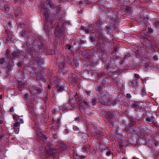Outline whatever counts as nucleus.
Returning <instances> with one entry per match:
<instances>
[{
    "instance_id": "58836bf2",
    "label": "nucleus",
    "mask_w": 159,
    "mask_h": 159,
    "mask_svg": "<svg viewBox=\"0 0 159 159\" xmlns=\"http://www.w3.org/2000/svg\"><path fill=\"white\" fill-rule=\"evenodd\" d=\"M65 48L66 49H68L70 51H72L74 50L73 49V47H71L70 45H67Z\"/></svg>"
},
{
    "instance_id": "8fccbe9b",
    "label": "nucleus",
    "mask_w": 159,
    "mask_h": 159,
    "mask_svg": "<svg viewBox=\"0 0 159 159\" xmlns=\"http://www.w3.org/2000/svg\"><path fill=\"white\" fill-rule=\"evenodd\" d=\"M19 125H20L19 123L18 122H16L13 125V128H16L17 127H19Z\"/></svg>"
},
{
    "instance_id": "c756f323",
    "label": "nucleus",
    "mask_w": 159,
    "mask_h": 159,
    "mask_svg": "<svg viewBox=\"0 0 159 159\" xmlns=\"http://www.w3.org/2000/svg\"><path fill=\"white\" fill-rule=\"evenodd\" d=\"M31 89H32V90H33V89H34L35 90L37 91V93L38 94H39V93H40L41 92L42 90H41V89L39 88L38 87H31Z\"/></svg>"
},
{
    "instance_id": "5701e85b",
    "label": "nucleus",
    "mask_w": 159,
    "mask_h": 159,
    "mask_svg": "<svg viewBox=\"0 0 159 159\" xmlns=\"http://www.w3.org/2000/svg\"><path fill=\"white\" fill-rule=\"evenodd\" d=\"M131 106L134 110H137V109H140V106L139 105V103L138 102H136L134 103Z\"/></svg>"
},
{
    "instance_id": "bb28decb",
    "label": "nucleus",
    "mask_w": 159,
    "mask_h": 159,
    "mask_svg": "<svg viewBox=\"0 0 159 159\" xmlns=\"http://www.w3.org/2000/svg\"><path fill=\"white\" fill-rule=\"evenodd\" d=\"M94 50L95 51L98 52H101L102 51V47L101 46H97L94 48Z\"/></svg>"
},
{
    "instance_id": "72a5a7b5",
    "label": "nucleus",
    "mask_w": 159,
    "mask_h": 159,
    "mask_svg": "<svg viewBox=\"0 0 159 159\" xmlns=\"http://www.w3.org/2000/svg\"><path fill=\"white\" fill-rule=\"evenodd\" d=\"M145 120L149 124H152L153 122V120L152 118L146 117L145 119Z\"/></svg>"
},
{
    "instance_id": "7c9ffc66",
    "label": "nucleus",
    "mask_w": 159,
    "mask_h": 159,
    "mask_svg": "<svg viewBox=\"0 0 159 159\" xmlns=\"http://www.w3.org/2000/svg\"><path fill=\"white\" fill-rule=\"evenodd\" d=\"M6 63V59L4 57L0 59V64L1 65H5Z\"/></svg>"
},
{
    "instance_id": "2f4dec72",
    "label": "nucleus",
    "mask_w": 159,
    "mask_h": 159,
    "mask_svg": "<svg viewBox=\"0 0 159 159\" xmlns=\"http://www.w3.org/2000/svg\"><path fill=\"white\" fill-rule=\"evenodd\" d=\"M42 139V140H43V141L46 143H48L49 142H48L47 140V137L45 136V135H44L41 138Z\"/></svg>"
},
{
    "instance_id": "6e6552de",
    "label": "nucleus",
    "mask_w": 159,
    "mask_h": 159,
    "mask_svg": "<svg viewBox=\"0 0 159 159\" xmlns=\"http://www.w3.org/2000/svg\"><path fill=\"white\" fill-rule=\"evenodd\" d=\"M55 34L56 36L58 37H61L64 35V30L60 28L58 24L57 25L56 28Z\"/></svg>"
},
{
    "instance_id": "f3484780",
    "label": "nucleus",
    "mask_w": 159,
    "mask_h": 159,
    "mask_svg": "<svg viewBox=\"0 0 159 159\" xmlns=\"http://www.w3.org/2000/svg\"><path fill=\"white\" fill-rule=\"evenodd\" d=\"M49 20H47V21H49L50 23L52 24H53L55 20H56V16L54 14H52L49 15Z\"/></svg>"
},
{
    "instance_id": "69168bd1",
    "label": "nucleus",
    "mask_w": 159,
    "mask_h": 159,
    "mask_svg": "<svg viewBox=\"0 0 159 159\" xmlns=\"http://www.w3.org/2000/svg\"><path fill=\"white\" fill-rule=\"evenodd\" d=\"M87 148L86 146H84L83 147L82 150L84 152H87Z\"/></svg>"
},
{
    "instance_id": "774afa93",
    "label": "nucleus",
    "mask_w": 159,
    "mask_h": 159,
    "mask_svg": "<svg viewBox=\"0 0 159 159\" xmlns=\"http://www.w3.org/2000/svg\"><path fill=\"white\" fill-rule=\"evenodd\" d=\"M56 124H57V126H59V124L60 123V120H59V119L58 118H57V120H56Z\"/></svg>"
},
{
    "instance_id": "dca6fc26",
    "label": "nucleus",
    "mask_w": 159,
    "mask_h": 159,
    "mask_svg": "<svg viewBox=\"0 0 159 159\" xmlns=\"http://www.w3.org/2000/svg\"><path fill=\"white\" fill-rule=\"evenodd\" d=\"M46 2L47 6L54 9L56 7L54 3L52 2V0H46Z\"/></svg>"
},
{
    "instance_id": "338daca9",
    "label": "nucleus",
    "mask_w": 159,
    "mask_h": 159,
    "mask_svg": "<svg viewBox=\"0 0 159 159\" xmlns=\"http://www.w3.org/2000/svg\"><path fill=\"white\" fill-rule=\"evenodd\" d=\"M15 129H14V132H15V133L16 134H17L19 132V129L18 128H14Z\"/></svg>"
},
{
    "instance_id": "aec40b11",
    "label": "nucleus",
    "mask_w": 159,
    "mask_h": 159,
    "mask_svg": "<svg viewBox=\"0 0 159 159\" xmlns=\"http://www.w3.org/2000/svg\"><path fill=\"white\" fill-rule=\"evenodd\" d=\"M43 14L45 15V16L46 19V20H49V15L48 14H49V11L48 9L47 8H45V9H43Z\"/></svg>"
},
{
    "instance_id": "864d4df0",
    "label": "nucleus",
    "mask_w": 159,
    "mask_h": 159,
    "mask_svg": "<svg viewBox=\"0 0 159 159\" xmlns=\"http://www.w3.org/2000/svg\"><path fill=\"white\" fill-rule=\"evenodd\" d=\"M154 24L156 27L157 28H159V21L156 20L155 21Z\"/></svg>"
},
{
    "instance_id": "37998d69",
    "label": "nucleus",
    "mask_w": 159,
    "mask_h": 159,
    "mask_svg": "<svg viewBox=\"0 0 159 159\" xmlns=\"http://www.w3.org/2000/svg\"><path fill=\"white\" fill-rule=\"evenodd\" d=\"M102 131H99L96 133V136L97 137H100L102 135Z\"/></svg>"
},
{
    "instance_id": "7ed1b4c3",
    "label": "nucleus",
    "mask_w": 159,
    "mask_h": 159,
    "mask_svg": "<svg viewBox=\"0 0 159 159\" xmlns=\"http://www.w3.org/2000/svg\"><path fill=\"white\" fill-rule=\"evenodd\" d=\"M31 60L33 63L31 64L30 67H32V72L31 73L32 74L30 73V76L33 77L36 74L37 72L36 71L38 67L37 64L38 63H41L42 60L41 58L39 57L37 54L35 53L33 56L32 57Z\"/></svg>"
},
{
    "instance_id": "a211bd4d",
    "label": "nucleus",
    "mask_w": 159,
    "mask_h": 159,
    "mask_svg": "<svg viewBox=\"0 0 159 159\" xmlns=\"http://www.w3.org/2000/svg\"><path fill=\"white\" fill-rule=\"evenodd\" d=\"M66 106L67 110H73L74 109L75 104L73 103H71L70 102H69L68 103L66 104Z\"/></svg>"
},
{
    "instance_id": "f257e3e1",
    "label": "nucleus",
    "mask_w": 159,
    "mask_h": 159,
    "mask_svg": "<svg viewBox=\"0 0 159 159\" xmlns=\"http://www.w3.org/2000/svg\"><path fill=\"white\" fill-rule=\"evenodd\" d=\"M137 36L145 40V45L148 50L153 52L155 48H157V44L152 38L146 33L141 32L138 34Z\"/></svg>"
},
{
    "instance_id": "f03ea898",
    "label": "nucleus",
    "mask_w": 159,
    "mask_h": 159,
    "mask_svg": "<svg viewBox=\"0 0 159 159\" xmlns=\"http://www.w3.org/2000/svg\"><path fill=\"white\" fill-rule=\"evenodd\" d=\"M45 49V47L41 39L36 38L32 40L30 50L35 52H44Z\"/></svg>"
},
{
    "instance_id": "f8f14e48",
    "label": "nucleus",
    "mask_w": 159,
    "mask_h": 159,
    "mask_svg": "<svg viewBox=\"0 0 159 159\" xmlns=\"http://www.w3.org/2000/svg\"><path fill=\"white\" fill-rule=\"evenodd\" d=\"M47 153L48 155L53 157H55L57 154L56 150L51 148H48L47 149Z\"/></svg>"
},
{
    "instance_id": "cd10ccee",
    "label": "nucleus",
    "mask_w": 159,
    "mask_h": 159,
    "mask_svg": "<svg viewBox=\"0 0 159 159\" xmlns=\"http://www.w3.org/2000/svg\"><path fill=\"white\" fill-rule=\"evenodd\" d=\"M99 57L102 61H105L106 60V56L103 53H101L100 55H99Z\"/></svg>"
},
{
    "instance_id": "4468645a",
    "label": "nucleus",
    "mask_w": 159,
    "mask_h": 159,
    "mask_svg": "<svg viewBox=\"0 0 159 159\" xmlns=\"http://www.w3.org/2000/svg\"><path fill=\"white\" fill-rule=\"evenodd\" d=\"M136 79V78L134 79L132 81L129 82V85L135 88H136L139 85V80H137Z\"/></svg>"
},
{
    "instance_id": "6e6d98bb",
    "label": "nucleus",
    "mask_w": 159,
    "mask_h": 159,
    "mask_svg": "<svg viewBox=\"0 0 159 159\" xmlns=\"http://www.w3.org/2000/svg\"><path fill=\"white\" fill-rule=\"evenodd\" d=\"M130 127L129 126V125H128V126H125V128L124 129V131H126V132H127L128 131H129V130L130 128Z\"/></svg>"
},
{
    "instance_id": "4c0bfd02",
    "label": "nucleus",
    "mask_w": 159,
    "mask_h": 159,
    "mask_svg": "<svg viewBox=\"0 0 159 159\" xmlns=\"http://www.w3.org/2000/svg\"><path fill=\"white\" fill-rule=\"evenodd\" d=\"M81 29L84 30L87 34H88L89 33V31L87 29H86V27L83 26H81Z\"/></svg>"
},
{
    "instance_id": "9b49d317",
    "label": "nucleus",
    "mask_w": 159,
    "mask_h": 159,
    "mask_svg": "<svg viewBox=\"0 0 159 159\" xmlns=\"http://www.w3.org/2000/svg\"><path fill=\"white\" fill-rule=\"evenodd\" d=\"M12 57L15 58H18L20 56H22L23 53L21 50L18 49L14 51L11 52Z\"/></svg>"
},
{
    "instance_id": "6ab92c4d",
    "label": "nucleus",
    "mask_w": 159,
    "mask_h": 159,
    "mask_svg": "<svg viewBox=\"0 0 159 159\" xmlns=\"http://www.w3.org/2000/svg\"><path fill=\"white\" fill-rule=\"evenodd\" d=\"M59 147L58 149L61 151L63 150L66 148V145L65 143H59L58 144Z\"/></svg>"
},
{
    "instance_id": "0eeeda50",
    "label": "nucleus",
    "mask_w": 159,
    "mask_h": 159,
    "mask_svg": "<svg viewBox=\"0 0 159 159\" xmlns=\"http://www.w3.org/2000/svg\"><path fill=\"white\" fill-rule=\"evenodd\" d=\"M80 112L82 113L85 112L89 115L92 116L94 114V112L91 110L90 108L89 107H80L79 109Z\"/></svg>"
},
{
    "instance_id": "a19ab883",
    "label": "nucleus",
    "mask_w": 159,
    "mask_h": 159,
    "mask_svg": "<svg viewBox=\"0 0 159 159\" xmlns=\"http://www.w3.org/2000/svg\"><path fill=\"white\" fill-rule=\"evenodd\" d=\"M56 11L57 13H59L60 11L61 10V7L60 5H57V7Z\"/></svg>"
},
{
    "instance_id": "ddd939ff",
    "label": "nucleus",
    "mask_w": 159,
    "mask_h": 159,
    "mask_svg": "<svg viewBox=\"0 0 159 159\" xmlns=\"http://www.w3.org/2000/svg\"><path fill=\"white\" fill-rule=\"evenodd\" d=\"M109 99L106 95L102 96L99 102L104 105H107L109 104Z\"/></svg>"
},
{
    "instance_id": "473e14b6",
    "label": "nucleus",
    "mask_w": 159,
    "mask_h": 159,
    "mask_svg": "<svg viewBox=\"0 0 159 159\" xmlns=\"http://www.w3.org/2000/svg\"><path fill=\"white\" fill-rule=\"evenodd\" d=\"M39 153H43L45 151V148L44 147L42 146H40L39 147Z\"/></svg>"
},
{
    "instance_id": "bf43d9fd",
    "label": "nucleus",
    "mask_w": 159,
    "mask_h": 159,
    "mask_svg": "<svg viewBox=\"0 0 159 159\" xmlns=\"http://www.w3.org/2000/svg\"><path fill=\"white\" fill-rule=\"evenodd\" d=\"M95 38L93 37L90 36V39L92 42H94L95 41Z\"/></svg>"
},
{
    "instance_id": "412c9836",
    "label": "nucleus",
    "mask_w": 159,
    "mask_h": 159,
    "mask_svg": "<svg viewBox=\"0 0 159 159\" xmlns=\"http://www.w3.org/2000/svg\"><path fill=\"white\" fill-rule=\"evenodd\" d=\"M37 79L39 80H41L43 81H45L44 77L40 72H39L37 74Z\"/></svg>"
},
{
    "instance_id": "1a4fd4ad",
    "label": "nucleus",
    "mask_w": 159,
    "mask_h": 159,
    "mask_svg": "<svg viewBox=\"0 0 159 159\" xmlns=\"http://www.w3.org/2000/svg\"><path fill=\"white\" fill-rule=\"evenodd\" d=\"M92 2L90 0H81L78 2L77 5H79L81 8L85 7L87 5H89Z\"/></svg>"
},
{
    "instance_id": "a18cd8bd",
    "label": "nucleus",
    "mask_w": 159,
    "mask_h": 159,
    "mask_svg": "<svg viewBox=\"0 0 159 159\" xmlns=\"http://www.w3.org/2000/svg\"><path fill=\"white\" fill-rule=\"evenodd\" d=\"M59 66L62 69V70L63 69H64V67L65 66V64L64 62H61L59 65Z\"/></svg>"
},
{
    "instance_id": "680f3d73",
    "label": "nucleus",
    "mask_w": 159,
    "mask_h": 159,
    "mask_svg": "<svg viewBox=\"0 0 159 159\" xmlns=\"http://www.w3.org/2000/svg\"><path fill=\"white\" fill-rule=\"evenodd\" d=\"M119 58V57L118 56L116 55H114L113 57V59H114V61H115V60L117 61L118 60Z\"/></svg>"
},
{
    "instance_id": "052dcab7",
    "label": "nucleus",
    "mask_w": 159,
    "mask_h": 159,
    "mask_svg": "<svg viewBox=\"0 0 159 159\" xmlns=\"http://www.w3.org/2000/svg\"><path fill=\"white\" fill-rule=\"evenodd\" d=\"M134 77H135V78L134 79L136 78V79L137 80H139V78L140 77L138 74H135Z\"/></svg>"
},
{
    "instance_id": "e433bc0d",
    "label": "nucleus",
    "mask_w": 159,
    "mask_h": 159,
    "mask_svg": "<svg viewBox=\"0 0 159 159\" xmlns=\"http://www.w3.org/2000/svg\"><path fill=\"white\" fill-rule=\"evenodd\" d=\"M126 11L128 14H131L132 13V11L131 10L130 7H128L126 8Z\"/></svg>"
},
{
    "instance_id": "3c124183",
    "label": "nucleus",
    "mask_w": 159,
    "mask_h": 159,
    "mask_svg": "<svg viewBox=\"0 0 159 159\" xmlns=\"http://www.w3.org/2000/svg\"><path fill=\"white\" fill-rule=\"evenodd\" d=\"M34 129L36 131H38L40 130L39 127L36 124H35L34 125Z\"/></svg>"
},
{
    "instance_id": "393cba45",
    "label": "nucleus",
    "mask_w": 159,
    "mask_h": 159,
    "mask_svg": "<svg viewBox=\"0 0 159 159\" xmlns=\"http://www.w3.org/2000/svg\"><path fill=\"white\" fill-rule=\"evenodd\" d=\"M21 12V8L20 7H17L15 10V15L16 17L18 16Z\"/></svg>"
},
{
    "instance_id": "c85d7f7f",
    "label": "nucleus",
    "mask_w": 159,
    "mask_h": 159,
    "mask_svg": "<svg viewBox=\"0 0 159 159\" xmlns=\"http://www.w3.org/2000/svg\"><path fill=\"white\" fill-rule=\"evenodd\" d=\"M24 99L25 100L26 102L29 104L30 96L28 93H26L24 96Z\"/></svg>"
},
{
    "instance_id": "2eb2a0df",
    "label": "nucleus",
    "mask_w": 159,
    "mask_h": 159,
    "mask_svg": "<svg viewBox=\"0 0 159 159\" xmlns=\"http://www.w3.org/2000/svg\"><path fill=\"white\" fill-rule=\"evenodd\" d=\"M92 51L89 50L84 52L82 53L84 57L86 58H89L92 57Z\"/></svg>"
},
{
    "instance_id": "f704fd0d",
    "label": "nucleus",
    "mask_w": 159,
    "mask_h": 159,
    "mask_svg": "<svg viewBox=\"0 0 159 159\" xmlns=\"http://www.w3.org/2000/svg\"><path fill=\"white\" fill-rule=\"evenodd\" d=\"M44 30L46 34H48L49 32L48 26L45 25L44 26Z\"/></svg>"
},
{
    "instance_id": "603ef678",
    "label": "nucleus",
    "mask_w": 159,
    "mask_h": 159,
    "mask_svg": "<svg viewBox=\"0 0 159 159\" xmlns=\"http://www.w3.org/2000/svg\"><path fill=\"white\" fill-rule=\"evenodd\" d=\"M69 61L72 65L74 64V59L72 58L69 59Z\"/></svg>"
},
{
    "instance_id": "c9c22d12",
    "label": "nucleus",
    "mask_w": 159,
    "mask_h": 159,
    "mask_svg": "<svg viewBox=\"0 0 159 159\" xmlns=\"http://www.w3.org/2000/svg\"><path fill=\"white\" fill-rule=\"evenodd\" d=\"M88 28L89 29V31H92L93 30L94 27L92 25H88Z\"/></svg>"
},
{
    "instance_id": "e2e57ef3",
    "label": "nucleus",
    "mask_w": 159,
    "mask_h": 159,
    "mask_svg": "<svg viewBox=\"0 0 159 159\" xmlns=\"http://www.w3.org/2000/svg\"><path fill=\"white\" fill-rule=\"evenodd\" d=\"M17 24L18 27V28H19L22 27V25L21 22H18L17 23Z\"/></svg>"
},
{
    "instance_id": "b1692460",
    "label": "nucleus",
    "mask_w": 159,
    "mask_h": 159,
    "mask_svg": "<svg viewBox=\"0 0 159 159\" xmlns=\"http://www.w3.org/2000/svg\"><path fill=\"white\" fill-rule=\"evenodd\" d=\"M151 63L148 61H145L143 63V65L145 67V69L146 70L149 69L151 68L150 66Z\"/></svg>"
},
{
    "instance_id": "9d476101",
    "label": "nucleus",
    "mask_w": 159,
    "mask_h": 159,
    "mask_svg": "<svg viewBox=\"0 0 159 159\" xmlns=\"http://www.w3.org/2000/svg\"><path fill=\"white\" fill-rule=\"evenodd\" d=\"M72 96H74L75 99L77 101L78 103L79 104V108L80 109V107H83L84 106H82L80 105L81 102H83V101H86L85 100H82V98L81 96L79 95L77 93H76L75 95H72Z\"/></svg>"
},
{
    "instance_id": "4be33fe9",
    "label": "nucleus",
    "mask_w": 159,
    "mask_h": 159,
    "mask_svg": "<svg viewBox=\"0 0 159 159\" xmlns=\"http://www.w3.org/2000/svg\"><path fill=\"white\" fill-rule=\"evenodd\" d=\"M78 77L76 76L75 74H72L70 78V80H72L73 83L76 82Z\"/></svg>"
},
{
    "instance_id": "09e8293b",
    "label": "nucleus",
    "mask_w": 159,
    "mask_h": 159,
    "mask_svg": "<svg viewBox=\"0 0 159 159\" xmlns=\"http://www.w3.org/2000/svg\"><path fill=\"white\" fill-rule=\"evenodd\" d=\"M4 8L6 11H8L10 10L9 7V6L7 5H4Z\"/></svg>"
},
{
    "instance_id": "0e129e2a",
    "label": "nucleus",
    "mask_w": 159,
    "mask_h": 159,
    "mask_svg": "<svg viewBox=\"0 0 159 159\" xmlns=\"http://www.w3.org/2000/svg\"><path fill=\"white\" fill-rule=\"evenodd\" d=\"M41 7L43 8V10L45 9V8H47L45 6V5L44 3H42Z\"/></svg>"
},
{
    "instance_id": "de8ad7c7",
    "label": "nucleus",
    "mask_w": 159,
    "mask_h": 159,
    "mask_svg": "<svg viewBox=\"0 0 159 159\" xmlns=\"http://www.w3.org/2000/svg\"><path fill=\"white\" fill-rule=\"evenodd\" d=\"M6 55L7 56L8 59L11 58V56L10 55V52L7 51L6 53Z\"/></svg>"
},
{
    "instance_id": "4d7b16f0",
    "label": "nucleus",
    "mask_w": 159,
    "mask_h": 159,
    "mask_svg": "<svg viewBox=\"0 0 159 159\" xmlns=\"http://www.w3.org/2000/svg\"><path fill=\"white\" fill-rule=\"evenodd\" d=\"M152 59L153 61H156L158 60V57L157 56V55H154L153 56Z\"/></svg>"
},
{
    "instance_id": "5fc2aeb1",
    "label": "nucleus",
    "mask_w": 159,
    "mask_h": 159,
    "mask_svg": "<svg viewBox=\"0 0 159 159\" xmlns=\"http://www.w3.org/2000/svg\"><path fill=\"white\" fill-rule=\"evenodd\" d=\"M117 102L118 101L117 99H115V100L111 101V102L113 105H114L116 104Z\"/></svg>"
},
{
    "instance_id": "423d86ee",
    "label": "nucleus",
    "mask_w": 159,
    "mask_h": 159,
    "mask_svg": "<svg viewBox=\"0 0 159 159\" xmlns=\"http://www.w3.org/2000/svg\"><path fill=\"white\" fill-rule=\"evenodd\" d=\"M106 121L110 124L112 123L116 119L115 116L113 113H107L105 116Z\"/></svg>"
},
{
    "instance_id": "79ce46f5",
    "label": "nucleus",
    "mask_w": 159,
    "mask_h": 159,
    "mask_svg": "<svg viewBox=\"0 0 159 159\" xmlns=\"http://www.w3.org/2000/svg\"><path fill=\"white\" fill-rule=\"evenodd\" d=\"M103 88L101 86H98L96 87V90L97 91L100 92L103 89Z\"/></svg>"
},
{
    "instance_id": "ea45409f",
    "label": "nucleus",
    "mask_w": 159,
    "mask_h": 159,
    "mask_svg": "<svg viewBox=\"0 0 159 159\" xmlns=\"http://www.w3.org/2000/svg\"><path fill=\"white\" fill-rule=\"evenodd\" d=\"M136 122L134 121L131 120L130 122L129 125L130 127L134 126V125H135Z\"/></svg>"
},
{
    "instance_id": "a878e982",
    "label": "nucleus",
    "mask_w": 159,
    "mask_h": 159,
    "mask_svg": "<svg viewBox=\"0 0 159 159\" xmlns=\"http://www.w3.org/2000/svg\"><path fill=\"white\" fill-rule=\"evenodd\" d=\"M106 14L107 16L108 17L109 19H115V18L113 17V13H112L111 11H107L106 12Z\"/></svg>"
},
{
    "instance_id": "20e7f679",
    "label": "nucleus",
    "mask_w": 159,
    "mask_h": 159,
    "mask_svg": "<svg viewBox=\"0 0 159 159\" xmlns=\"http://www.w3.org/2000/svg\"><path fill=\"white\" fill-rule=\"evenodd\" d=\"M53 80L56 86L55 89L58 91H63L64 87L63 82L58 77H54Z\"/></svg>"
},
{
    "instance_id": "c03bdc74",
    "label": "nucleus",
    "mask_w": 159,
    "mask_h": 159,
    "mask_svg": "<svg viewBox=\"0 0 159 159\" xmlns=\"http://www.w3.org/2000/svg\"><path fill=\"white\" fill-rule=\"evenodd\" d=\"M95 145H96V149L99 150H100V148L101 147V146H102L101 144L99 143H97Z\"/></svg>"
},
{
    "instance_id": "13d9d810",
    "label": "nucleus",
    "mask_w": 159,
    "mask_h": 159,
    "mask_svg": "<svg viewBox=\"0 0 159 159\" xmlns=\"http://www.w3.org/2000/svg\"><path fill=\"white\" fill-rule=\"evenodd\" d=\"M60 109L61 111H64L66 110H67L66 108V106L65 105V106H63L62 107H61V108H60Z\"/></svg>"
},
{
    "instance_id": "49530a36",
    "label": "nucleus",
    "mask_w": 159,
    "mask_h": 159,
    "mask_svg": "<svg viewBox=\"0 0 159 159\" xmlns=\"http://www.w3.org/2000/svg\"><path fill=\"white\" fill-rule=\"evenodd\" d=\"M37 135L39 136L41 138L43 137L44 135H43L42 132L40 131V130L38 131H37Z\"/></svg>"
},
{
    "instance_id": "39448f33",
    "label": "nucleus",
    "mask_w": 159,
    "mask_h": 159,
    "mask_svg": "<svg viewBox=\"0 0 159 159\" xmlns=\"http://www.w3.org/2000/svg\"><path fill=\"white\" fill-rule=\"evenodd\" d=\"M96 100L94 99H86V101H83L80 105L82 106L87 107H92L96 105Z\"/></svg>"
}]
</instances>
